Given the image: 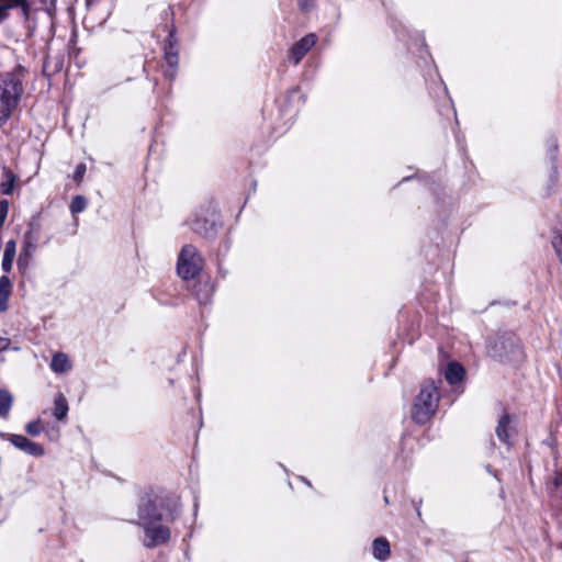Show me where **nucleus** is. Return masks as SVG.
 I'll list each match as a JSON object with an SVG mask.
<instances>
[{
    "label": "nucleus",
    "mask_w": 562,
    "mask_h": 562,
    "mask_svg": "<svg viewBox=\"0 0 562 562\" xmlns=\"http://www.w3.org/2000/svg\"><path fill=\"white\" fill-rule=\"evenodd\" d=\"M201 268L202 259L198 254L195 247H193L192 245L183 246L178 258V274L183 280H190L199 274Z\"/></svg>",
    "instance_id": "4"
},
{
    "label": "nucleus",
    "mask_w": 562,
    "mask_h": 562,
    "mask_svg": "<svg viewBox=\"0 0 562 562\" xmlns=\"http://www.w3.org/2000/svg\"><path fill=\"white\" fill-rule=\"evenodd\" d=\"M36 241H37V238L33 233H31V232L25 233L24 237H23V245H22L21 251H27L30 254H33V251L36 248Z\"/></svg>",
    "instance_id": "16"
},
{
    "label": "nucleus",
    "mask_w": 562,
    "mask_h": 562,
    "mask_svg": "<svg viewBox=\"0 0 562 562\" xmlns=\"http://www.w3.org/2000/svg\"><path fill=\"white\" fill-rule=\"evenodd\" d=\"M20 9L24 19L31 13V0H0V23L9 18V11Z\"/></svg>",
    "instance_id": "6"
},
{
    "label": "nucleus",
    "mask_w": 562,
    "mask_h": 562,
    "mask_svg": "<svg viewBox=\"0 0 562 562\" xmlns=\"http://www.w3.org/2000/svg\"><path fill=\"white\" fill-rule=\"evenodd\" d=\"M50 368L54 372L64 373L70 370L71 364L65 353L58 352L53 356Z\"/></svg>",
    "instance_id": "13"
},
{
    "label": "nucleus",
    "mask_w": 562,
    "mask_h": 562,
    "mask_svg": "<svg viewBox=\"0 0 562 562\" xmlns=\"http://www.w3.org/2000/svg\"><path fill=\"white\" fill-rule=\"evenodd\" d=\"M7 180L1 183V190L4 194H11L14 188L15 176L12 172L5 173Z\"/></svg>",
    "instance_id": "20"
},
{
    "label": "nucleus",
    "mask_w": 562,
    "mask_h": 562,
    "mask_svg": "<svg viewBox=\"0 0 562 562\" xmlns=\"http://www.w3.org/2000/svg\"><path fill=\"white\" fill-rule=\"evenodd\" d=\"M10 442L16 447L18 449L24 451L25 453L33 456V457H41L44 454V448L27 439L24 436L21 435H10L9 436Z\"/></svg>",
    "instance_id": "7"
},
{
    "label": "nucleus",
    "mask_w": 562,
    "mask_h": 562,
    "mask_svg": "<svg viewBox=\"0 0 562 562\" xmlns=\"http://www.w3.org/2000/svg\"><path fill=\"white\" fill-rule=\"evenodd\" d=\"M16 254V243L14 239H10L5 244L3 258L1 262L2 270L7 273L11 272L13 267V260Z\"/></svg>",
    "instance_id": "10"
},
{
    "label": "nucleus",
    "mask_w": 562,
    "mask_h": 562,
    "mask_svg": "<svg viewBox=\"0 0 562 562\" xmlns=\"http://www.w3.org/2000/svg\"><path fill=\"white\" fill-rule=\"evenodd\" d=\"M10 345V340L4 337H0V352L5 350Z\"/></svg>",
    "instance_id": "26"
},
{
    "label": "nucleus",
    "mask_w": 562,
    "mask_h": 562,
    "mask_svg": "<svg viewBox=\"0 0 562 562\" xmlns=\"http://www.w3.org/2000/svg\"><path fill=\"white\" fill-rule=\"evenodd\" d=\"M439 392L434 381H425L412 407V418L417 424L427 423L436 413Z\"/></svg>",
    "instance_id": "2"
},
{
    "label": "nucleus",
    "mask_w": 562,
    "mask_h": 562,
    "mask_svg": "<svg viewBox=\"0 0 562 562\" xmlns=\"http://www.w3.org/2000/svg\"><path fill=\"white\" fill-rule=\"evenodd\" d=\"M12 402V395L8 391L0 390V417L8 416Z\"/></svg>",
    "instance_id": "15"
},
{
    "label": "nucleus",
    "mask_w": 562,
    "mask_h": 562,
    "mask_svg": "<svg viewBox=\"0 0 562 562\" xmlns=\"http://www.w3.org/2000/svg\"><path fill=\"white\" fill-rule=\"evenodd\" d=\"M32 256L33 254H30L27 251H20L16 265L21 272H25L29 269Z\"/></svg>",
    "instance_id": "17"
},
{
    "label": "nucleus",
    "mask_w": 562,
    "mask_h": 562,
    "mask_svg": "<svg viewBox=\"0 0 562 562\" xmlns=\"http://www.w3.org/2000/svg\"><path fill=\"white\" fill-rule=\"evenodd\" d=\"M25 429L30 435L37 436L41 434L43 427L40 420H33L26 425Z\"/></svg>",
    "instance_id": "21"
},
{
    "label": "nucleus",
    "mask_w": 562,
    "mask_h": 562,
    "mask_svg": "<svg viewBox=\"0 0 562 562\" xmlns=\"http://www.w3.org/2000/svg\"><path fill=\"white\" fill-rule=\"evenodd\" d=\"M165 59L167 64L170 66L171 70L166 71V75L173 77L176 68L178 66V55L177 53H172L171 49L167 50L165 54Z\"/></svg>",
    "instance_id": "18"
},
{
    "label": "nucleus",
    "mask_w": 562,
    "mask_h": 562,
    "mask_svg": "<svg viewBox=\"0 0 562 562\" xmlns=\"http://www.w3.org/2000/svg\"><path fill=\"white\" fill-rule=\"evenodd\" d=\"M299 5L303 11H308L314 5V0H297Z\"/></svg>",
    "instance_id": "24"
},
{
    "label": "nucleus",
    "mask_w": 562,
    "mask_h": 562,
    "mask_svg": "<svg viewBox=\"0 0 562 562\" xmlns=\"http://www.w3.org/2000/svg\"><path fill=\"white\" fill-rule=\"evenodd\" d=\"M22 92L21 82L13 76L0 77V124L9 119Z\"/></svg>",
    "instance_id": "3"
},
{
    "label": "nucleus",
    "mask_w": 562,
    "mask_h": 562,
    "mask_svg": "<svg viewBox=\"0 0 562 562\" xmlns=\"http://www.w3.org/2000/svg\"><path fill=\"white\" fill-rule=\"evenodd\" d=\"M68 413V403L63 393H58L54 401V416L58 420L66 418Z\"/></svg>",
    "instance_id": "14"
},
{
    "label": "nucleus",
    "mask_w": 562,
    "mask_h": 562,
    "mask_svg": "<svg viewBox=\"0 0 562 562\" xmlns=\"http://www.w3.org/2000/svg\"><path fill=\"white\" fill-rule=\"evenodd\" d=\"M553 484H554L555 486H561V485H562V470H561V471H559V472L555 474V476H554V479H553Z\"/></svg>",
    "instance_id": "27"
},
{
    "label": "nucleus",
    "mask_w": 562,
    "mask_h": 562,
    "mask_svg": "<svg viewBox=\"0 0 562 562\" xmlns=\"http://www.w3.org/2000/svg\"><path fill=\"white\" fill-rule=\"evenodd\" d=\"M465 375L464 368L458 362L448 363L445 370V378L448 383L457 384L463 380Z\"/></svg>",
    "instance_id": "9"
},
{
    "label": "nucleus",
    "mask_w": 562,
    "mask_h": 562,
    "mask_svg": "<svg viewBox=\"0 0 562 562\" xmlns=\"http://www.w3.org/2000/svg\"><path fill=\"white\" fill-rule=\"evenodd\" d=\"M316 41H317V37L313 33L307 34L304 37H302L289 50V59L291 61H293L294 65H297L302 60V58L306 55V53L316 44Z\"/></svg>",
    "instance_id": "5"
},
{
    "label": "nucleus",
    "mask_w": 562,
    "mask_h": 562,
    "mask_svg": "<svg viewBox=\"0 0 562 562\" xmlns=\"http://www.w3.org/2000/svg\"><path fill=\"white\" fill-rule=\"evenodd\" d=\"M9 204L7 201L0 202V228L3 226L5 217L8 215Z\"/></svg>",
    "instance_id": "22"
},
{
    "label": "nucleus",
    "mask_w": 562,
    "mask_h": 562,
    "mask_svg": "<svg viewBox=\"0 0 562 562\" xmlns=\"http://www.w3.org/2000/svg\"><path fill=\"white\" fill-rule=\"evenodd\" d=\"M85 172H86V165H83V164L78 165L76 168V171H75V178L81 179L83 177Z\"/></svg>",
    "instance_id": "25"
},
{
    "label": "nucleus",
    "mask_w": 562,
    "mask_h": 562,
    "mask_svg": "<svg viewBox=\"0 0 562 562\" xmlns=\"http://www.w3.org/2000/svg\"><path fill=\"white\" fill-rule=\"evenodd\" d=\"M12 283L5 276L0 278V312L8 310V300L11 295Z\"/></svg>",
    "instance_id": "11"
},
{
    "label": "nucleus",
    "mask_w": 562,
    "mask_h": 562,
    "mask_svg": "<svg viewBox=\"0 0 562 562\" xmlns=\"http://www.w3.org/2000/svg\"><path fill=\"white\" fill-rule=\"evenodd\" d=\"M373 555L378 560H386L390 557V544L385 538H376L372 544Z\"/></svg>",
    "instance_id": "12"
},
{
    "label": "nucleus",
    "mask_w": 562,
    "mask_h": 562,
    "mask_svg": "<svg viewBox=\"0 0 562 562\" xmlns=\"http://www.w3.org/2000/svg\"><path fill=\"white\" fill-rule=\"evenodd\" d=\"M552 244H553L555 252L562 263V236L554 237Z\"/></svg>",
    "instance_id": "23"
},
{
    "label": "nucleus",
    "mask_w": 562,
    "mask_h": 562,
    "mask_svg": "<svg viewBox=\"0 0 562 562\" xmlns=\"http://www.w3.org/2000/svg\"><path fill=\"white\" fill-rule=\"evenodd\" d=\"M164 501L155 498H144L139 506V525L143 527L146 540L145 546L153 548L167 542L170 538L168 527L160 524L162 520Z\"/></svg>",
    "instance_id": "1"
},
{
    "label": "nucleus",
    "mask_w": 562,
    "mask_h": 562,
    "mask_svg": "<svg viewBox=\"0 0 562 562\" xmlns=\"http://www.w3.org/2000/svg\"><path fill=\"white\" fill-rule=\"evenodd\" d=\"M496 436L497 438L506 443L510 445V438L515 434V429L512 426V417L508 414H504L496 426Z\"/></svg>",
    "instance_id": "8"
},
{
    "label": "nucleus",
    "mask_w": 562,
    "mask_h": 562,
    "mask_svg": "<svg viewBox=\"0 0 562 562\" xmlns=\"http://www.w3.org/2000/svg\"><path fill=\"white\" fill-rule=\"evenodd\" d=\"M87 206V201L83 196L77 195L70 203V211L76 214L82 212Z\"/></svg>",
    "instance_id": "19"
},
{
    "label": "nucleus",
    "mask_w": 562,
    "mask_h": 562,
    "mask_svg": "<svg viewBox=\"0 0 562 562\" xmlns=\"http://www.w3.org/2000/svg\"><path fill=\"white\" fill-rule=\"evenodd\" d=\"M92 0H87V3L90 4Z\"/></svg>",
    "instance_id": "28"
}]
</instances>
